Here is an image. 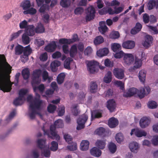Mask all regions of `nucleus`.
I'll return each instance as SVG.
<instances>
[{
	"mask_svg": "<svg viewBox=\"0 0 158 158\" xmlns=\"http://www.w3.org/2000/svg\"><path fill=\"white\" fill-rule=\"evenodd\" d=\"M12 67L6 61L3 54H0V89L4 92H8L13 84L10 80Z\"/></svg>",
	"mask_w": 158,
	"mask_h": 158,
	"instance_id": "nucleus-1",
	"label": "nucleus"
},
{
	"mask_svg": "<svg viewBox=\"0 0 158 158\" xmlns=\"http://www.w3.org/2000/svg\"><path fill=\"white\" fill-rule=\"evenodd\" d=\"M64 126V123L62 120L59 119L56 121L53 125H52L50 127V131L51 134L54 139H55L57 141L59 140L60 139V136L57 134L56 131V128H62ZM54 139V138H52Z\"/></svg>",
	"mask_w": 158,
	"mask_h": 158,
	"instance_id": "nucleus-2",
	"label": "nucleus"
},
{
	"mask_svg": "<svg viewBox=\"0 0 158 158\" xmlns=\"http://www.w3.org/2000/svg\"><path fill=\"white\" fill-rule=\"evenodd\" d=\"M137 94L140 98H143L145 95V89L141 88L139 90L133 87L129 89L126 93H124L123 96L125 97H131L135 94Z\"/></svg>",
	"mask_w": 158,
	"mask_h": 158,
	"instance_id": "nucleus-3",
	"label": "nucleus"
},
{
	"mask_svg": "<svg viewBox=\"0 0 158 158\" xmlns=\"http://www.w3.org/2000/svg\"><path fill=\"white\" fill-rule=\"evenodd\" d=\"M46 140L43 139H39L37 141V147L41 150L44 149V155L45 157L50 156V151L48 148H45Z\"/></svg>",
	"mask_w": 158,
	"mask_h": 158,
	"instance_id": "nucleus-4",
	"label": "nucleus"
},
{
	"mask_svg": "<svg viewBox=\"0 0 158 158\" xmlns=\"http://www.w3.org/2000/svg\"><path fill=\"white\" fill-rule=\"evenodd\" d=\"M99 63L95 61H89L87 64V70L91 73H94L98 70V66Z\"/></svg>",
	"mask_w": 158,
	"mask_h": 158,
	"instance_id": "nucleus-5",
	"label": "nucleus"
},
{
	"mask_svg": "<svg viewBox=\"0 0 158 158\" xmlns=\"http://www.w3.org/2000/svg\"><path fill=\"white\" fill-rule=\"evenodd\" d=\"M85 19L87 22L93 19L95 17V10L94 8L91 6L87 9Z\"/></svg>",
	"mask_w": 158,
	"mask_h": 158,
	"instance_id": "nucleus-6",
	"label": "nucleus"
},
{
	"mask_svg": "<svg viewBox=\"0 0 158 158\" xmlns=\"http://www.w3.org/2000/svg\"><path fill=\"white\" fill-rule=\"evenodd\" d=\"M41 73V70L40 69L35 70L33 71L32 77V84L38 85L40 82V77Z\"/></svg>",
	"mask_w": 158,
	"mask_h": 158,
	"instance_id": "nucleus-7",
	"label": "nucleus"
},
{
	"mask_svg": "<svg viewBox=\"0 0 158 158\" xmlns=\"http://www.w3.org/2000/svg\"><path fill=\"white\" fill-rule=\"evenodd\" d=\"M114 75L115 77L119 79H122L124 77V71L121 68H116L113 70Z\"/></svg>",
	"mask_w": 158,
	"mask_h": 158,
	"instance_id": "nucleus-8",
	"label": "nucleus"
},
{
	"mask_svg": "<svg viewBox=\"0 0 158 158\" xmlns=\"http://www.w3.org/2000/svg\"><path fill=\"white\" fill-rule=\"evenodd\" d=\"M151 122L150 119L147 117H143L139 121V124L140 127L144 128L148 127Z\"/></svg>",
	"mask_w": 158,
	"mask_h": 158,
	"instance_id": "nucleus-9",
	"label": "nucleus"
},
{
	"mask_svg": "<svg viewBox=\"0 0 158 158\" xmlns=\"http://www.w3.org/2000/svg\"><path fill=\"white\" fill-rule=\"evenodd\" d=\"M29 116L31 119H33L35 118V115L36 114L41 115L40 113L38 112L35 109H34V106L32 104H31L29 105Z\"/></svg>",
	"mask_w": 158,
	"mask_h": 158,
	"instance_id": "nucleus-10",
	"label": "nucleus"
},
{
	"mask_svg": "<svg viewBox=\"0 0 158 158\" xmlns=\"http://www.w3.org/2000/svg\"><path fill=\"white\" fill-rule=\"evenodd\" d=\"M123 60L126 64L130 65L133 63L134 58L131 54H125L124 55Z\"/></svg>",
	"mask_w": 158,
	"mask_h": 158,
	"instance_id": "nucleus-11",
	"label": "nucleus"
},
{
	"mask_svg": "<svg viewBox=\"0 0 158 158\" xmlns=\"http://www.w3.org/2000/svg\"><path fill=\"white\" fill-rule=\"evenodd\" d=\"M134 133L135 135L138 137H140L143 136H145L147 135V133L145 131L138 129H132L130 133L131 135H132L134 134Z\"/></svg>",
	"mask_w": 158,
	"mask_h": 158,
	"instance_id": "nucleus-12",
	"label": "nucleus"
},
{
	"mask_svg": "<svg viewBox=\"0 0 158 158\" xmlns=\"http://www.w3.org/2000/svg\"><path fill=\"white\" fill-rule=\"evenodd\" d=\"M99 27L98 29L99 32L102 34H104L107 31L108 28L106 25V23L105 21H102L99 23Z\"/></svg>",
	"mask_w": 158,
	"mask_h": 158,
	"instance_id": "nucleus-13",
	"label": "nucleus"
},
{
	"mask_svg": "<svg viewBox=\"0 0 158 158\" xmlns=\"http://www.w3.org/2000/svg\"><path fill=\"white\" fill-rule=\"evenodd\" d=\"M123 48L127 49H132L135 46V42L132 40H127L123 42L122 44Z\"/></svg>",
	"mask_w": 158,
	"mask_h": 158,
	"instance_id": "nucleus-14",
	"label": "nucleus"
},
{
	"mask_svg": "<svg viewBox=\"0 0 158 158\" xmlns=\"http://www.w3.org/2000/svg\"><path fill=\"white\" fill-rule=\"evenodd\" d=\"M153 38L151 36L147 35L145 37V41L143 43V46L145 48L150 47L152 43Z\"/></svg>",
	"mask_w": 158,
	"mask_h": 158,
	"instance_id": "nucleus-15",
	"label": "nucleus"
},
{
	"mask_svg": "<svg viewBox=\"0 0 158 158\" xmlns=\"http://www.w3.org/2000/svg\"><path fill=\"white\" fill-rule=\"evenodd\" d=\"M25 32L27 35L29 36H33L35 35V26L33 25H28L26 29H25Z\"/></svg>",
	"mask_w": 158,
	"mask_h": 158,
	"instance_id": "nucleus-16",
	"label": "nucleus"
},
{
	"mask_svg": "<svg viewBox=\"0 0 158 158\" xmlns=\"http://www.w3.org/2000/svg\"><path fill=\"white\" fill-rule=\"evenodd\" d=\"M56 47V44L55 41H52L48 44L44 48L45 50L48 52H53L55 51Z\"/></svg>",
	"mask_w": 158,
	"mask_h": 158,
	"instance_id": "nucleus-17",
	"label": "nucleus"
},
{
	"mask_svg": "<svg viewBox=\"0 0 158 158\" xmlns=\"http://www.w3.org/2000/svg\"><path fill=\"white\" fill-rule=\"evenodd\" d=\"M118 124V121L117 118L111 117L108 121V125L110 128L115 127Z\"/></svg>",
	"mask_w": 158,
	"mask_h": 158,
	"instance_id": "nucleus-18",
	"label": "nucleus"
},
{
	"mask_svg": "<svg viewBox=\"0 0 158 158\" xmlns=\"http://www.w3.org/2000/svg\"><path fill=\"white\" fill-rule=\"evenodd\" d=\"M107 107L110 112L114 111L116 107V103L113 99L109 100L107 102Z\"/></svg>",
	"mask_w": 158,
	"mask_h": 158,
	"instance_id": "nucleus-19",
	"label": "nucleus"
},
{
	"mask_svg": "<svg viewBox=\"0 0 158 158\" xmlns=\"http://www.w3.org/2000/svg\"><path fill=\"white\" fill-rule=\"evenodd\" d=\"M42 102V101L40 100V98H35L33 100L32 103H31L30 104V105L31 104H32L34 106V109H39L40 107Z\"/></svg>",
	"mask_w": 158,
	"mask_h": 158,
	"instance_id": "nucleus-20",
	"label": "nucleus"
},
{
	"mask_svg": "<svg viewBox=\"0 0 158 158\" xmlns=\"http://www.w3.org/2000/svg\"><path fill=\"white\" fill-rule=\"evenodd\" d=\"M102 117V113L98 110H95L91 112V120H94L95 118H100Z\"/></svg>",
	"mask_w": 158,
	"mask_h": 158,
	"instance_id": "nucleus-21",
	"label": "nucleus"
},
{
	"mask_svg": "<svg viewBox=\"0 0 158 158\" xmlns=\"http://www.w3.org/2000/svg\"><path fill=\"white\" fill-rule=\"evenodd\" d=\"M142 28V25L139 23H137L135 26L131 30V34L133 35L136 34L141 31Z\"/></svg>",
	"mask_w": 158,
	"mask_h": 158,
	"instance_id": "nucleus-22",
	"label": "nucleus"
},
{
	"mask_svg": "<svg viewBox=\"0 0 158 158\" xmlns=\"http://www.w3.org/2000/svg\"><path fill=\"white\" fill-rule=\"evenodd\" d=\"M31 3L30 0H24L21 3L20 6L22 7L23 10H26L31 6Z\"/></svg>",
	"mask_w": 158,
	"mask_h": 158,
	"instance_id": "nucleus-23",
	"label": "nucleus"
},
{
	"mask_svg": "<svg viewBox=\"0 0 158 158\" xmlns=\"http://www.w3.org/2000/svg\"><path fill=\"white\" fill-rule=\"evenodd\" d=\"M91 155L96 157H99L101 155L102 152L101 150L96 147L92 148L90 150Z\"/></svg>",
	"mask_w": 158,
	"mask_h": 158,
	"instance_id": "nucleus-24",
	"label": "nucleus"
},
{
	"mask_svg": "<svg viewBox=\"0 0 158 158\" xmlns=\"http://www.w3.org/2000/svg\"><path fill=\"white\" fill-rule=\"evenodd\" d=\"M109 51L108 48H104L99 50L97 52V55L98 56L102 57L107 55Z\"/></svg>",
	"mask_w": 158,
	"mask_h": 158,
	"instance_id": "nucleus-25",
	"label": "nucleus"
},
{
	"mask_svg": "<svg viewBox=\"0 0 158 158\" xmlns=\"http://www.w3.org/2000/svg\"><path fill=\"white\" fill-rule=\"evenodd\" d=\"M129 147L132 152L136 153L139 148V146L137 142H133L129 144Z\"/></svg>",
	"mask_w": 158,
	"mask_h": 158,
	"instance_id": "nucleus-26",
	"label": "nucleus"
},
{
	"mask_svg": "<svg viewBox=\"0 0 158 158\" xmlns=\"http://www.w3.org/2000/svg\"><path fill=\"white\" fill-rule=\"evenodd\" d=\"M77 50L76 44L73 45L71 47L69 52L70 57L72 58H73L77 54Z\"/></svg>",
	"mask_w": 158,
	"mask_h": 158,
	"instance_id": "nucleus-27",
	"label": "nucleus"
},
{
	"mask_svg": "<svg viewBox=\"0 0 158 158\" xmlns=\"http://www.w3.org/2000/svg\"><path fill=\"white\" fill-rule=\"evenodd\" d=\"M89 142L87 140H83L81 143V149L82 151H86L89 148Z\"/></svg>",
	"mask_w": 158,
	"mask_h": 158,
	"instance_id": "nucleus-28",
	"label": "nucleus"
},
{
	"mask_svg": "<svg viewBox=\"0 0 158 158\" xmlns=\"http://www.w3.org/2000/svg\"><path fill=\"white\" fill-rule=\"evenodd\" d=\"M146 72L144 70H141L139 71V78L140 81L143 83L145 81Z\"/></svg>",
	"mask_w": 158,
	"mask_h": 158,
	"instance_id": "nucleus-29",
	"label": "nucleus"
},
{
	"mask_svg": "<svg viewBox=\"0 0 158 158\" xmlns=\"http://www.w3.org/2000/svg\"><path fill=\"white\" fill-rule=\"evenodd\" d=\"M112 73L110 71H108L104 77V82L106 83H109L111 82L112 80Z\"/></svg>",
	"mask_w": 158,
	"mask_h": 158,
	"instance_id": "nucleus-30",
	"label": "nucleus"
},
{
	"mask_svg": "<svg viewBox=\"0 0 158 158\" xmlns=\"http://www.w3.org/2000/svg\"><path fill=\"white\" fill-rule=\"evenodd\" d=\"M88 118V116L85 114H83L80 116L77 120V123H80L83 124H85Z\"/></svg>",
	"mask_w": 158,
	"mask_h": 158,
	"instance_id": "nucleus-31",
	"label": "nucleus"
},
{
	"mask_svg": "<svg viewBox=\"0 0 158 158\" xmlns=\"http://www.w3.org/2000/svg\"><path fill=\"white\" fill-rule=\"evenodd\" d=\"M35 84H32L33 90L34 92H36V90H38L40 93H43L44 91L45 87L44 84H41L38 86H34Z\"/></svg>",
	"mask_w": 158,
	"mask_h": 158,
	"instance_id": "nucleus-32",
	"label": "nucleus"
},
{
	"mask_svg": "<svg viewBox=\"0 0 158 158\" xmlns=\"http://www.w3.org/2000/svg\"><path fill=\"white\" fill-rule=\"evenodd\" d=\"M23 47L18 44L15 47V54L16 55H20L23 53Z\"/></svg>",
	"mask_w": 158,
	"mask_h": 158,
	"instance_id": "nucleus-33",
	"label": "nucleus"
},
{
	"mask_svg": "<svg viewBox=\"0 0 158 158\" xmlns=\"http://www.w3.org/2000/svg\"><path fill=\"white\" fill-rule=\"evenodd\" d=\"M95 144L99 148L103 149L105 147L106 145V141L104 140H98L96 142Z\"/></svg>",
	"mask_w": 158,
	"mask_h": 158,
	"instance_id": "nucleus-34",
	"label": "nucleus"
},
{
	"mask_svg": "<svg viewBox=\"0 0 158 158\" xmlns=\"http://www.w3.org/2000/svg\"><path fill=\"white\" fill-rule=\"evenodd\" d=\"M60 62L57 60H55L52 62L50 66L53 72L56 71V67L60 66Z\"/></svg>",
	"mask_w": 158,
	"mask_h": 158,
	"instance_id": "nucleus-35",
	"label": "nucleus"
},
{
	"mask_svg": "<svg viewBox=\"0 0 158 158\" xmlns=\"http://www.w3.org/2000/svg\"><path fill=\"white\" fill-rule=\"evenodd\" d=\"M22 75L24 80H27L29 78L30 73L28 68L23 69L22 71Z\"/></svg>",
	"mask_w": 158,
	"mask_h": 158,
	"instance_id": "nucleus-36",
	"label": "nucleus"
},
{
	"mask_svg": "<svg viewBox=\"0 0 158 158\" xmlns=\"http://www.w3.org/2000/svg\"><path fill=\"white\" fill-rule=\"evenodd\" d=\"M36 12L37 10L35 9L33 7H30L26 10H24L23 11V13L24 15H34L36 13Z\"/></svg>",
	"mask_w": 158,
	"mask_h": 158,
	"instance_id": "nucleus-37",
	"label": "nucleus"
},
{
	"mask_svg": "<svg viewBox=\"0 0 158 158\" xmlns=\"http://www.w3.org/2000/svg\"><path fill=\"white\" fill-rule=\"evenodd\" d=\"M71 4L70 0H61L60 2V5L64 8L69 7L70 6Z\"/></svg>",
	"mask_w": 158,
	"mask_h": 158,
	"instance_id": "nucleus-38",
	"label": "nucleus"
},
{
	"mask_svg": "<svg viewBox=\"0 0 158 158\" xmlns=\"http://www.w3.org/2000/svg\"><path fill=\"white\" fill-rule=\"evenodd\" d=\"M104 42V39L101 35L96 37L94 40V42L95 45H97L100 44Z\"/></svg>",
	"mask_w": 158,
	"mask_h": 158,
	"instance_id": "nucleus-39",
	"label": "nucleus"
},
{
	"mask_svg": "<svg viewBox=\"0 0 158 158\" xmlns=\"http://www.w3.org/2000/svg\"><path fill=\"white\" fill-rule=\"evenodd\" d=\"M44 28L41 23H39L35 28V32L36 33H42L44 32Z\"/></svg>",
	"mask_w": 158,
	"mask_h": 158,
	"instance_id": "nucleus-40",
	"label": "nucleus"
},
{
	"mask_svg": "<svg viewBox=\"0 0 158 158\" xmlns=\"http://www.w3.org/2000/svg\"><path fill=\"white\" fill-rule=\"evenodd\" d=\"M121 48V46L119 44L114 43L111 45V49L114 52H119Z\"/></svg>",
	"mask_w": 158,
	"mask_h": 158,
	"instance_id": "nucleus-41",
	"label": "nucleus"
},
{
	"mask_svg": "<svg viewBox=\"0 0 158 158\" xmlns=\"http://www.w3.org/2000/svg\"><path fill=\"white\" fill-rule=\"evenodd\" d=\"M65 77V75L64 73H61L59 74L57 77V81L59 84H62L64 81Z\"/></svg>",
	"mask_w": 158,
	"mask_h": 158,
	"instance_id": "nucleus-42",
	"label": "nucleus"
},
{
	"mask_svg": "<svg viewBox=\"0 0 158 158\" xmlns=\"http://www.w3.org/2000/svg\"><path fill=\"white\" fill-rule=\"evenodd\" d=\"M24 51H23V54L25 56L26 55L27 58V56H28L31 53L32 50L30 48V46L28 45L25 48L23 47Z\"/></svg>",
	"mask_w": 158,
	"mask_h": 158,
	"instance_id": "nucleus-43",
	"label": "nucleus"
},
{
	"mask_svg": "<svg viewBox=\"0 0 158 158\" xmlns=\"http://www.w3.org/2000/svg\"><path fill=\"white\" fill-rule=\"evenodd\" d=\"M28 36L26 33H24L22 36V42L25 44H28L30 43V38Z\"/></svg>",
	"mask_w": 158,
	"mask_h": 158,
	"instance_id": "nucleus-44",
	"label": "nucleus"
},
{
	"mask_svg": "<svg viewBox=\"0 0 158 158\" xmlns=\"http://www.w3.org/2000/svg\"><path fill=\"white\" fill-rule=\"evenodd\" d=\"M23 103V98L19 97L15 99L13 102L14 104L16 106L21 105Z\"/></svg>",
	"mask_w": 158,
	"mask_h": 158,
	"instance_id": "nucleus-45",
	"label": "nucleus"
},
{
	"mask_svg": "<svg viewBox=\"0 0 158 158\" xmlns=\"http://www.w3.org/2000/svg\"><path fill=\"white\" fill-rule=\"evenodd\" d=\"M141 65L142 60L140 59H139L137 57L135 56L134 67L136 69H138L140 67Z\"/></svg>",
	"mask_w": 158,
	"mask_h": 158,
	"instance_id": "nucleus-46",
	"label": "nucleus"
},
{
	"mask_svg": "<svg viewBox=\"0 0 158 158\" xmlns=\"http://www.w3.org/2000/svg\"><path fill=\"white\" fill-rule=\"evenodd\" d=\"M73 60L71 58L68 57L64 61V66L66 69H70V62Z\"/></svg>",
	"mask_w": 158,
	"mask_h": 158,
	"instance_id": "nucleus-47",
	"label": "nucleus"
},
{
	"mask_svg": "<svg viewBox=\"0 0 158 158\" xmlns=\"http://www.w3.org/2000/svg\"><path fill=\"white\" fill-rule=\"evenodd\" d=\"M108 148L112 153H114L116 151L117 147L116 145L112 142L110 143L108 145Z\"/></svg>",
	"mask_w": 158,
	"mask_h": 158,
	"instance_id": "nucleus-48",
	"label": "nucleus"
},
{
	"mask_svg": "<svg viewBox=\"0 0 158 158\" xmlns=\"http://www.w3.org/2000/svg\"><path fill=\"white\" fill-rule=\"evenodd\" d=\"M115 138L116 141L119 143H121L124 139L123 136L121 133H118L117 134Z\"/></svg>",
	"mask_w": 158,
	"mask_h": 158,
	"instance_id": "nucleus-49",
	"label": "nucleus"
},
{
	"mask_svg": "<svg viewBox=\"0 0 158 158\" xmlns=\"http://www.w3.org/2000/svg\"><path fill=\"white\" fill-rule=\"evenodd\" d=\"M98 86L95 82H91V83L90 90L92 93H95L97 89Z\"/></svg>",
	"mask_w": 158,
	"mask_h": 158,
	"instance_id": "nucleus-50",
	"label": "nucleus"
},
{
	"mask_svg": "<svg viewBox=\"0 0 158 158\" xmlns=\"http://www.w3.org/2000/svg\"><path fill=\"white\" fill-rule=\"evenodd\" d=\"M28 92V90L27 89H21L19 92V97L23 99L24 96Z\"/></svg>",
	"mask_w": 158,
	"mask_h": 158,
	"instance_id": "nucleus-51",
	"label": "nucleus"
},
{
	"mask_svg": "<svg viewBox=\"0 0 158 158\" xmlns=\"http://www.w3.org/2000/svg\"><path fill=\"white\" fill-rule=\"evenodd\" d=\"M78 106L77 104L74 105L73 106V109L72 112L73 115L75 116H77L80 112V111L77 108Z\"/></svg>",
	"mask_w": 158,
	"mask_h": 158,
	"instance_id": "nucleus-52",
	"label": "nucleus"
},
{
	"mask_svg": "<svg viewBox=\"0 0 158 158\" xmlns=\"http://www.w3.org/2000/svg\"><path fill=\"white\" fill-rule=\"evenodd\" d=\"M52 146L50 147V150L53 151L55 152L56 151L58 148V143L55 141H52L51 142Z\"/></svg>",
	"mask_w": 158,
	"mask_h": 158,
	"instance_id": "nucleus-53",
	"label": "nucleus"
},
{
	"mask_svg": "<svg viewBox=\"0 0 158 158\" xmlns=\"http://www.w3.org/2000/svg\"><path fill=\"white\" fill-rule=\"evenodd\" d=\"M70 145L67 146V148L70 151L76 150L77 149V144L75 142H71Z\"/></svg>",
	"mask_w": 158,
	"mask_h": 158,
	"instance_id": "nucleus-54",
	"label": "nucleus"
},
{
	"mask_svg": "<svg viewBox=\"0 0 158 158\" xmlns=\"http://www.w3.org/2000/svg\"><path fill=\"white\" fill-rule=\"evenodd\" d=\"M23 30H20L16 33L13 34L11 36L10 41H11L17 38L23 32Z\"/></svg>",
	"mask_w": 158,
	"mask_h": 158,
	"instance_id": "nucleus-55",
	"label": "nucleus"
},
{
	"mask_svg": "<svg viewBox=\"0 0 158 158\" xmlns=\"http://www.w3.org/2000/svg\"><path fill=\"white\" fill-rule=\"evenodd\" d=\"M59 111L58 114L59 116H63L65 113V107L64 106L62 105L58 108Z\"/></svg>",
	"mask_w": 158,
	"mask_h": 158,
	"instance_id": "nucleus-56",
	"label": "nucleus"
},
{
	"mask_svg": "<svg viewBox=\"0 0 158 158\" xmlns=\"http://www.w3.org/2000/svg\"><path fill=\"white\" fill-rule=\"evenodd\" d=\"M56 106L55 105L50 104L47 107V110L50 113H53L56 110Z\"/></svg>",
	"mask_w": 158,
	"mask_h": 158,
	"instance_id": "nucleus-57",
	"label": "nucleus"
},
{
	"mask_svg": "<svg viewBox=\"0 0 158 158\" xmlns=\"http://www.w3.org/2000/svg\"><path fill=\"white\" fill-rule=\"evenodd\" d=\"M64 138L66 141L69 144H70L72 142L73 138L70 135L68 134H65L64 135Z\"/></svg>",
	"mask_w": 158,
	"mask_h": 158,
	"instance_id": "nucleus-58",
	"label": "nucleus"
},
{
	"mask_svg": "<svg viewBox=\"0 0 158 158\" xmlns=\"http://www.w3.org/2000/svg\"><path fill=\"white\" fill-rule=\"evenodd\" d=\"M148 106L149 108L154 109L157 107V104L155 101H151V102H148Z\"/></svg>",
	"mask_w": 158,
	"mask_h": 158,
	"instance_id": "nucleus-59",
	"label": "nucleus"
},
{
	"mask_svg": "<svg viewBox=\"0 0 158 158\" xmlns=\"http://www.w3.org/2000/svg\"><path fill=\"white\" fill-rule=\"evenodd\" d=\"M105 132V128L102 127H100L97 129L95 131L96 134L99 135L101 136Z\"/></svg>",
	"mask_w": 158,
	"mask_h": 158,
	"instance_id": "nucleus-60",
	"label": "nucleus"
},
{
	"mask_svg": "<svg viewBox=\"0 0 158 158\" xmlns=\"http://www.w3.org/2000/svg\"><path fill=\"white\" fill-rule=\"evenodd\" d=\"M116 52V53L114 55V57L116 58H120L123 56H124L125 54L122 51H119Z\"/></svg>",
	"mask_w": 158,
	"mask_h": 158,
	"instance_id": "nucleus-61",
	"label": "nucleus"
},
{
	"mask_svg": "<svg viewBox=\"0 0 158 158\" xmlns=\"http://www.w3.org/2000/svg\"><path fill=\"white\" fill-rule=\"evenodd\" d=\"M59 42L60 44H71L69 39L61 38L59 40Z\"/></svg>",
	"mask_w": 158,
	"mask_h": 158,
	"instance_id": "nucleus-62",
	"label": "nucleus"
},
{
	"mask_svg": "<svg viewBox=\"0 0 158 158\" xmlns=\"http://www.w3.org/2000/svg\"><path fill=\"white\" fill-rule=\"evenodd\" d=\"M92 51L91 47L90 46H88L84 51V54L85 55L89 56L92 53Z\"/></svg>",
	"mask_w": 158,
	"mask_h": 158,
	"instance_id": "nucleus-63",
	"label": "nucleus"
},
{
	"mask_svg": "<svg viewBox=\"0 0 158 158\" xmlns=\"http://www.w3.org/2000/svg\"><path fill=\"white\" fill-rule=\"evenodd\" d=\"M27 22L26 20H24L21 22L19 24V27L21 29H26L28 26Z\"/></svg>",
	"mask_w": 158,
	"mask_h": 158,
	"instance_id": "nucleus-64",
	"label": "nucleus"
}]
</instances>
